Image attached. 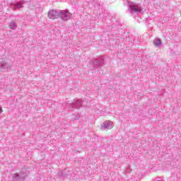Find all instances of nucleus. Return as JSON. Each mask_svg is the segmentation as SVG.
I'll return each mask as SVG.
<instances>
[{"label":"nucleus","mask_w":181,"mask_h":181,"mask_svg":"<svg viewBox=\"0 0 181 181\" xmlns=\"http://www.w3.org/2000/svg\"><path fill=\"white\" fill-rule=\"evenodd\" d=\"M90 64L92 66L91 70H94L97 71V73H101V67H103V64H104V59L102 58H96L90 62Z\"/></svg>","instance_id":"f257e3e1"},{"label":"nucleus","mask_w":181,"mask_h":181,"mask_svg":"<svg viewBox=\"0 0 181 181\" xmlns=\"http://www.w3.org/2000/svg\"><path fill=\"white\" fill-rule=\"evenodd\" d=\"M28 173L29 171L26 169H22L20 173L12 175V180L13 181H25L28 177Z\"/></svg>","instance_id":"f03ea898"},{"label":"nucleus","mask_w":181,"mask_h":181,"mask_svg":"<svg viewBox=\"0 0 181 181\" xmlns=\"http://www.w3.org/2000/svg\"><path fill=\"white\" fill-rule=\"evenodd\" d=\"M127 4L130 13H142V8L139 6V4H136L132 1H127Z\"/></svg>","instance_id":"7ed1b4c3"},{"label":"nucleus","mask_w":181,"mask_h":181,"mask_svg":"<svg viewBox=\"0 0 181 181\" xmlns=\"http://www.w3.org/2000/svg\"><path fill=\"white\" fill-rule=\"evenodd\" d=\"M66 104L68 105V110H73V108L80 110L81 105H83V101L80 100H74L72 102L67 101Z\"/></svg>","instance_id":"20e7f679"},{"label":"nucleus","mask_w":181,"mask_h":181,"mask_svg":"<svg viewBox=\"0 0 181 181\" xmlns=\"http://www.w3.org/2000/svg\"><path fill=\"white\" fill-rule=\"evenodd\" d=\"M73 14L69 12V10H60L59 11V18L62 21H69V19H71Z\"/></svg>","instance_id":"39448f33"},{"label":"nucleus","mask_w":181,"mask_h":181,"mask_svg":"<svg viewBox=\"0 0 181 181\" xmlns=\"http://www.w3.org/2000/svg\"><path fill=\"white\" fill-rule=\"evenodd\" d=\"M49 19H58L60 18V10L52 9L48 11Z\"/></svg>","instance_id":"423d86ee"},{"label":"nucleus","mask_w":181,"mask_h":181,"mask_svg":"<svg viewBox=\"0 0 181 181\" xmlns=\"http://www.w3.org/2000/svg\"><path fill=\"white\" fill-rule=\"evenodd\" d=\"M11 65L4 59H0V71H6L8 69H11Z\"/></svg>","instance_id":"0eeeda50"},{"label":"nucleus","mask_w":181,"mask_h":181,"mask_svg":"<svg viewBox=\"0 0 181 181\" xmlns=\"http://www.w3.org/2000/svg\"><path fill=\"white\" fill-rule=\"evenodd\" d=\"M26 4L25 0H20L18 2L12 3L11 6H13V10L17 11V9H21V8H23V5Z\"/></svg>","instance_id":"6e6552de"},{"label":"nucleus","mask_w":181,"mask_h":181,"mask_svg":"<svg viewBox=\"0 0 181 181\" xmlns=\"http://www.w3.org/2000/svg\"><path fill=\"white\" fill-rule=\"evenodd\" d=\"M102 128L103 129H111V128H112V124H111V122L107 120L103 122Z\"/></svg>","instance_id":"1a4fd4ad"},{"label":"nucleus","mask_w":181,"mask_h":181,"mask_svg":"<svg viewBox=\"0 0 181 181\" xmlns=\"http://www.w3.org/2000/svg\"><path fill=\"white\" fill-rule=\"evenodd\" d=\"M58 176L59 177H61V179H66V177L69 176V171L67 172L66 170L64 171H59Z\"/></svg>","instance_id":"9d476101"},{"label":"nucleus","mask_w":181,"mask_h":181,"mask_svg":"<svg viewBox=\"0 0 181 181\" xmlns=\"http://www.w3.org/2000/svg\"><path fill=\"white\" fill-rule=\"evenodd\" d=\"M153 45L156 46V47H159L162 45V40H160V38H156L153 40Z\"/></svg>","instance_id":"9b49d317"},{"label":"nucleus","mask_w":181,"mask_h":181,"mask_svg":"<svg viewBox=\"0 0 181 181\" xmlns=\"http://www.w3.org/2000/svg\"><path fill=\"white\" fill-rule=\"evenodd\" d=\"M18 25H16V23H15V22L11 21L9 24V28L10 29H12L13 30L16 29Z\"/></svg>","instance_id":"f8f14e48"},{"label":"nucleus","mask_w":181,"mask_h":181,"mask_svg":"<svg viewBox=\"0 0 181 181\" xmlns=\"http://www.w3.org/2000/svg\"><path fill=\"white\" fill-rule=\"evenodd\" d=\"M88 2L89 4H93V2H94V0H88Z\"/></svg>","instance_id":"ddd939ff"},{"label":"nucleus","mask_w":181,"mask_h":181,"mask_svg":"<svg viewBox=\"0 0 181 181\" xmlns=\"http://www.w3.org/2000/svg\"><path fill=\"white\" fill-rule=\"evenodd\" d=\"M2 107L0 106V114H2Z\"/></svg>","instance_id":"4468645a"}]
</instances>
